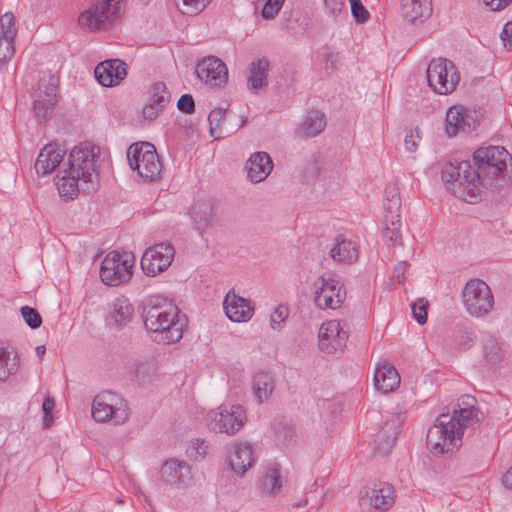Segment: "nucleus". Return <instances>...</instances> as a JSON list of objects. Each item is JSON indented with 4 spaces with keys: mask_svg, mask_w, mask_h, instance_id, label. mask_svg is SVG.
Returning a JSON list of instances; mask_svg holds the SVG:
<instances>
[{
    "mask_svg": "<svg viewBox=\"0 0 512 512\" xmlns=\"http://www.w3.org/2000/svg\"><path fill=\"white\" fill-rule=\"evenodd\" d=\"M471 335H472L471 332L465 331L463 333V335H461L459 340H458L459 346H461L463 348H466V347L470 346L471 342L473 341V338H472Z\"/></svg>",
    "mask_w": 512,
    "mask_h": 512,
    "instance_id": "60",
    "label": "nucleus"
},
{
    "mask_svg": "<svg viewBox=\"0 0 512 512\" xmlns=\"http://www.w3.org/2000/svg\"><path fill=\"white\" fill-rule=\"evenodd\" d=\"M445 131L449 136L458 132H470L476 127L472 113L462 106H452L446 113Z\"/></svg>",
    "mask_w": 512,
    "mask_h": 512,
    "instance_id": "20",
    "label": "nucleus"
},
{
    "mask_svg": "<svg viewBox=\"0 0 512 512\" xmlns=\"http://www.w3.org/2000/svg\"><path fill=\"white\" fill-rule=\"evenodd\" d=\"M21 314L26 324L32 328H39L42 324V318L38 311L32 307L24 306L21 308Z\"/></svg>",
    "mask_w": 512,
    "mask_h": 512,
    "instance_id": "45",
    "label": "nucleus"
},
{
    "mask_svg": "<svg viewBox=\"0 0 512 512\" xmlns=\"http://www.w3.org/2000/svg\"><path fill=\"white\" fill-rule=\"evenodd\" d=\"M351 13L357 23H365L369 19V12L360 0H349Z\"/></svg>",
    "mask_w": 512,
    "mask_h": 512,
    "instance_id": "48",
    "label": "nucleus"
},
{
    "mask_svg": "<svg viewBox=\"0 0 512 512\" xmlns=\"http://www.w3.org/2000/svg\"><path fill=\"white\" fill-rule=\"evenodd\" d=\"M431 12V0H401V15L409 23L429 17Z\"/></svg>",
    "mask_w": 512,
    "mask_h": 512,
    "instance_id": "30",
    "label": "nucleus"
},
{
    "mask_svg": "<svg viewBox=\"0 0 512 512\" xmlns=\"http://www.w3.org/2000/svg\"><path fill=\"white\" fill-rule=\"evenodd\" d=\"M326 126L325 115L319 111H310L299 128V133L304 137H315Z\"/></svg>",
    "mask_w": 512,
    "mask_h": 512,
    "instance_id": "34",
    "label": "nucleus"
},
{
    "mask_svg": "<svg viewBox=\"0 0 512 512\" xmlns=\"http://www.w3.org/2000/svg\"><path fill=\"white\" fill-rule=\"evenodd\" d=\"M94 75L104 87L117 86L127 75L126 64L120 59L105 60L95 67Z\"/></svg>",
    "mask_w": 512,
    "mask_h": 512,
    "instance_id": "19",
    "label": "nucleus"
},
{
    "mask_svg": "<svg viewBox=\"0 0 512 512\" xmlns=\"http://www.w3.org/2000/svg\"><path fill=\"white\" fill-rule=\"evenodd\" d=\"M247 178L252 183L264 181L273 170V161L266 152H255L246 161Z\"/></svg>",
    "mask_w": 512,
    "mask_h": 512,
    "instance_id": "23",
    "label": "nucleus"
},
{
    "mask_svg": "<svg viewBox=\"0 0 512 512\" xmlns=\"http://www.w3.org/2000/svg\"><path fill=\"white\" fill-rule=\"evenodd\" d=\"M394 503V488L388 483H374L366 486L359 492V506L363 512H370L375 509L378 512H385Z\"/></svg>",
    "mask_w": 512,
    "mask_h": 512,
    "instance_id": "13",
    "label": "nucleus"
},
{
    "mask_svg": "<svg viewBox=\"0 0 512 512\" xmlns=\"http://www.w3.org/2000/svg\"><path fill=\"white\" fill-rule=\"evenodd\" d=\"M14 38L0 35V62L10 59L15 53Z\"/></svg>",
    "mask_w": 512,
    "mask_h": 512,
    "instance_id": "46",
    "label": "nucleus"
},
{
    "mask_svg": "<svg viewBox=\"0 0 512 512\" xmlns=\"http://www.w3.org/2000/svg\"><path fill=\"white\" fill-rule=\"evenodd\" d=\"M208 450V443L204 440L195 439L187 448V455L194 461L203 459Z\"/></svg>",
    "mask_w": 512,
    "mask_h": 512,
    "instance_id": "42",
    "label": "nucleus"
},
{
    "mask_svg": "<svg viewBox=\"0 0 512 512\" xmlns=\"http://www.w3.org/2000/svg\"><path fill=\"white\" fill-rule=\"evenodd\" d=\"M175 250L171 244L160 243L145 250L141 259V268L147 276L154 277L167 270L174 258Z\"/></svg>",
    "mask_w": 512,
    "mask_h": 512,
    "instance_id": "14",
    "label": "nucleus"
},
{
    "mask_svg": "<svg viewBox=\"0 0 512 512\" xmlns=\"http://www.w3.org/2000/svg\"><path fill=\"white\" fill-rule=\"evenodd\" d=\"M196 74L210 87H220L228 80L225 63L215 56H208L199 61L196 65Z\"/></svg>",
    "mask_w": 512,
    "mask_h": 512,
    "instance_id": "16",
    "label": "nucleus"
},
{
    "mask_svg": "<svg viewBox=\"0 0 512 512\" xmlns=\"http://www.w3.org/2000/svg\"><path fill=\"white\" fill-rule=\"evenodd\" d=\"M56 81L53 77L49 80H41L34 91V112L39 122L46 120L52 113L56 103Z\"/></svg>",
    "mask_w": 512,
    "mask_h": 512,
    "instance_id": "15",
    "label": "nucleus"
},
{
    "mask_svg": "<svg viewBox=\"0 0 512 512\" xmlns=\"http://www.w3.org/2000/svg\"><path fill=\"white\" fill-rule=\"evenodd\" d=\"M509 156L502 146L481 147L473 154L476 168L468 161L448 162L442 168L441 177L453 195L468 203H476L483 192V182L501 176Z\"/></svg>",
    "mask_w": 512,
    "mask_h": 512,
    "instance_id": "1",
    "label": "nucleus"
},
{
    "mask_svg": "<svg viewBox=\"0 0 512 512\" xmlns=\"http://www.w3.org/2000/svg\"><path fill=\"white\" fill-rule=\"evenodd\" d=\"M177 108L186 114L193 113L195 110V102L193 97L190 94L182 95L177 102Z\"/></svg>",
    "mask_w": 512,
    "mask_h": 512,
    "instance_id": "52",
    "label": "nucleus"
},
{
    "mask_svg": "<svg viewBox=\"0 0 512 512\" xmlns=\"http://www.w3.org/2000/svg\"><path fill=\"white\" fill-rule=\"evenodd\" d=\"M161 111L162 109L149 102V104L143 108V116L146 120L151 121L156 119Z\"/></svg>",
    "mask_w": 512,
    "mask_h": 512,
    "instance_id": "58",
    "label": "nucleus"
},
{
    "mask_svg": "<svg viewBox=\"0 0 512 512\" xmlns=\"http://www.w3.org/2000/svg\"><path fill=\"white\" fill-rule=\"evenodd\" d=\"M307 504H308V499H307V498H305V499L300 500V501L296 504V506H297V507H304V506H306Z\"/></svg>",
    "mask_w": 512,
    "mask_h": 512,
    "instance_id": "64",
    "label": "nucleus"
},
{
    "mask_svg": "<svg viewBox=\"0 0 512 512\" xmlns=\"http://www.w3.org/2000/svg\"><path fill=\"white\" fill-rule=\"evenodd\" d=\"M229 465L238 475H243L255 463L253 447L247 442H235L232 444L229 456Z\"/></svg>",
    "mask_w": 512,
    "mask_h": 512,
    "instance_id": "21",
    "label": "nucleus"
},
{
    "mask_svg": "<svg viewBox=\"0 0 512 512\" xmlns=\"http://www.w3.org/2000/svg\"><path fill=\"white\" fill-rule=\"evenodd\" d=\"M133 256L129 253L109 252L100 267V278L105 285L119 286L132 276Z\"/></svg>",
    "mask_w": 512,
    "mask_h": 512,
    "instance_id": "10",
    "label": "nucleus"
},
{
    "mask_svg": "<svg viewBox=\"0 0 512 512\" xmlns=\"http://www.w3.org/2000/svg\"><path fill=\"white\" fill-rule=\"evenodd\" d=\"M283 3L284 0H267L262 9V16L265 19H273L281 10Z\"/></svg>",
    "mask_w": 512,
    "mask_h": 512,
    "instance_id": "49",
    "label": "nucleus"
},
{
    "mask_svg": "<svg viewBox=\"0 0 512 512\" xmlns=\"http://www.w3.org/2000/svg\"><path fill=\"white\" fill-rule=\"evenodd\" d=\"M19 368V356L8 347L0 346V381H6Z\"/></svg>",
    "mask_w": 512,
    "mask_h": 512,
    "instance_id": "36",
    "label": "nucleus"
},
{
    "mask_svg": "<svg viewBox=\"0 0 512 512\" xmlns=\"http://www.w3.org/2000/svg\"><path fill=\"white\" fill-rule=\"evenodd\" d=\"M401 221L400 218L392 219L385 218L384 219V229L383 236L386 241H389L393 244L401 243Z\"/></svg>",
    "mask_w": 512,
    "mask_h": 512,
    "instance_id": "39",
    "label": "nucleus"
},
{
    "mask_svg": "<svg viewBox=\"0 0 512 512\" xmlns=\"http://www.w3.org/2000/svg\"><path fill=\"white\" fill-rule=\"evenodd\" d=\"M210 135L215 138L222 137L224 132H231L227 128V111L222 108H216L209 113L208 116Z\"/></svg>",
    "mask_w": 512,
    "mask_h": 512,
    "instance_id": "37",
    "label": "nucleus"
},
{
    "mask_svg": "<svg viewBox=\"0 0 512 512\" xmlns=\"http://www.w3.org/2000/svg\"><path fill=\"white\" fill-rule=\"evenodd\" d=\"M274 388V379L269 373H258L254 376L252 389L259 403L267 401Z\"/></svg>",
    "mask_w": 512,
    "mask_h": 512,
    "instance_id": "35",
    "label": "nucleus"
},
{
    "mask_svg": "<svg viewBox=\"0 0 512 512\" xmlns=\"http://www.w3.org/2000/svg\"><path fill=\"white\" fill-rule=\"evenodd\" d=\"M247 420L246 411L239 404L222 405L208 414V426L217 433L233 435L237 433Z\"/></svg>",
    "mask_w": 512,
    "mask_h": 512,
    "instance_id": "11",
    "label": "nucleus"
},
{
    "mask_svg": "<svg viewBox=\"0 0 512 512\" xmlns=\"http://www.w3.org/2000/svg\"><path fill=\"white\" fill-rule=\"evenodd\" d=\"M161 478L169 484H186L191 478V467L176 458L167 459L161 467Z\"/></svg>",
    "mask_w": 512,
    "mask_h": 512,
    "instance_id": "26",
    "label": "nucleus"
},
{
    "mask_svg": "<svg viewBox=\"0 0 512 512\" xmlns=\"http://www.w3.org/2000/svg\"><path fill=\"white\" fill-rule=\"evenodd\" d=\"M384 207L386 210L385 218H400V208H401V199H387V202L384 203Z\"/></svg>",
    "mask_w": 512,
    "mask_h": 512,
    "instance_id": "50",
    "label": "nucleus"
},
{
    "mask_svg": "<svg viewBox=\"0 0 512 512\" xmlns=\"http://www.w3.org/2000/svg\"><path fill=\"white\" fill-rule=\"evenodd\" d=\"M289 316V309L285 305H278L270 316L271 328L273 330L282 329L286 319Z\"/></svg>",
    "mask_w": 512,
    "mask_h": 512,
    "instance_id": "43",
    "label": "nucleus"
},
{
    "mask_svg": "<svg viewBox=\"0 0 512 512\" xmlns=\"http://www.w3.org/2000/svg\"><path fill=\"white\" fill-rule=\"evenodd\" d=\"M375 388L386 394L394 391L400 384V376L392 365L387 362L379 364L374 374Z\"/></svg>",
    "mask_w": 512,
    "mask_h": 512,
    "instance_id": "28",
    "label": "nucleus"
},
{
    "mask_svg": "<svg viewBox=\"0 0 512 512\" xmlns=\"http://www.w3.org/2000/svg\"><path fill=\"white\" fill-rule=\"evenodd\" d=\"M359 252L356 244L338 235L330 249V257L337 263H353L358 259Z\"/></svg>",
    "mask_w": 512,
    "mask_h": 512,
    "instance_id": "29",
    "label": "nucleus"
},
{
    "mask_svg": "<svg viewBox=\"0 0 512 512\" xmlns=\"http://www.w3.org/2000/svg\"><path fill=\"white\" fill-rule=\"evenodd\" d=\"M485 357L491 363H497L500 361L502 354L500 347L494 341H489L485 346Z\"/></svg>",
    "mask_w": 512,
    "mask_h": 512,
    "instance_id": "51",
    "label": "nucleus"
},
{
    "mask_svg": "<svg viewBox=\"0 0 512 512\" xmlns=\"http://www.w3.org/2000/svg\"><path fill=\"white\" fill-rule=\"evenodd\" d=\"M427 308L428 301L424 298L418 299L412 304V313L415 320L419 324H424L427 321Z\"/></svg>",
    "mask_w": 512,
    "mask_h": 512,
    "instance_id": "47",
    "label": "nucleus"
},
{
    "mask_svg": "<svg viewBox=\"0 0 512 512\" xmlns=\"http://www.w3.org/2000/svg\"><path fill=\"white\" fill-rule=\"evenodd\" d=\"M401 425V419L397 415L392 416L384 423L373 440L375 453L386 455L390 451L397 439Z\"/></svg>",
    "mask_w": 512,
    "mask_h": 512,
    "instance_id": "22",
    "label": "nucleus"
},
{
    "mask_svg": "<svg viewBox=\"0 0 512 512\" xmlns=\"http://www.w3.org/2000/svg\"><path fill=\"white\" fill-rule=\"evenodd\" d=\"M127 160L132 170H137L144 180L152 181L161 172V163L154 145L148 142L133 143L127 151Z\"/></svg>",
    "mask_w": 512,
    "mask_h": 512,
    "instance_id": "8",
    "label": "nucleus"
},
{
    "mask_svg": "<svg viewBox=\"0 0 512 512\" xmlns=\"http://www.w3.org/2000/svg\"><path fill=\"white\" fill-rule=\"evenodd\" d=\"M17 28L15 26V18L12 13H5L0 18V35L15 37Z\"/></svg>",
    "mask_w": 512,
    "mask_h": 512,
    "instance_id": "44",
    "label": "nucleus"
},
{
    "mask_svg": "<svg viewBox=\"0 0 512 512\" xmlns=\"http://www.w3.org/2000/svg\"><path fill=\"white\" fill-rule=\"evenodd\" d=\"M314 303L320 309H337L346 298L343 284L334 276L322 275L314 282Z\"/></svg>",
    "mask_w": 512,
    "mask_h": 512,
    "instance_id": "12",
    "label": "nucleus"
},
{
    "mask_svg": "<svg viewBox=\"0 0 512 512\" xmlns=\"http://www.w3.org/2000/svg\"><path fill=\"white\" fill-rule=\"evenodd\" d=\"M502 483L507 489H512V477L510 475V469L502 477Z\"/></svg>",
    "mask_w": 512,
    "mask_h": 512,
    "instance_id": "62",
    "label": "nucleus"
},
{
    "mask_svg": "<svg viewBox=\"0 0 512 512\" xmlns=\"http://www.w3.org/2000/svg\"><path fill=\"white\" fill-rule=\"evenodd\" d=\"M170 98V92L168 91L165 84L157 82L152 85L150 97L151 104L163 110L166 107V105L170 102Z\"/></svg>",
    "mask_w": 512,
    "mask_h": 512,
    "instance_id": "38",
    "label": "nucleus"
},
{
    "mask_svg": "<svg viewBox=\"0 0 512 512\" xmlns=\"http://www.w3.org/2000/svg\"><path fill=\"white\" fill-rule=\"evenodd\" d=\"M427 80L434 92L447 95L455 90L460 76L452 61L437 58L432 59L427 67Z\"/></svg>",
    "mask_w": 512,
    "mask_h": 512,
    "instance_id": "9",
    "label": "nucleus"
},
{
    "mask_svg": "<svg viewBox=\"0 0 512 512\" xmlns=\"http://www.w3.org/2000/svg\"><path fill=\"white\" fill-rule=\"evenodd\" d=\"M134 306L125 296H119L111 303V309L108 316L110 325L117 328L126 326L133 318Z\"/></svg>",
    "mask_w": 512,
    "mask_h": 512,
    "instance_id": "27",
    "label": "nucleus"
},
{
    "mask_svg": "<svg viewBox=\"0 0 512 512\" xmlns=\"http://www.w3.org/2000/svg\"><path fill=\"white\" fill-rule=\"evenodd\" d=\"M123 0H94L88 9L78 17L84 30H104L120 17V4Z\"/></svg>",
    "mask_w": 512,
    "mask_h": 512,
    "instance_id": "5",
    "label": "nucleus"
},
{
    "mask_svg": "<svg viewBox=\"0 0 512 512\" xmlns=\"http://www.w3.org/2000/svg\"><path fill=\"white\" fill-rule=\"evenodd\" d=\"M407 266H408L407 262L402 261V262H399L395 267V273H396V277H397V280L399 283L403 282V280H404V272H405V269Z\"/></svg>",
    "mask_w": 512,
    "mask_h": 512,
    "instance_id": "59",
    "label": "nucleus"
},
{
    "mask_svg": "<svg viewBox=\"0 0 512 512\" xmlns=\"http://www.w3.org/2000/svg\"><path fill=\"white\" fill-rule=\"evenodd\" d=\"M91 412L97 422L112 421L114 424L120 425L129 418L127 402L120 395L111 391H105L95 396Z\"/></svg>",
    "mask_w": 512,
    "mask_h": 512,
    "instance_id": "7",
    "label": "nucleus"
},
{
    "mask_svg": "<svg viewBox=\"0 0 512 512\" xmlns=\"http://www.w3.org/2000/svg\"><path fill=\"white\" fill-rule=\"evenodd\" d=\"M64 150L55 144H47L40 151L36 162L35 171L39 176L52 173L61 163L64 157Z\"/></svg>",
    "mask_w": 512,
    "mask_h": 512,
    "instance_id": "25",
    "label": "nucleus"
},
{
    "mask_svg": "<svg viewBox=\"0 0 512 512\" xmlns=\"http://www.w3.org/2000/svg\"><path fill=\"white\" fill-rule=\"evenodd\" d=\"M283 486V477L279 464L268 466L259 481L260 490L266 495H277Z\"/></svg>",
    "mask_w": 512,
    "mask_h": 512,
    "instance_id": "32",
    "label": "nucleus"
},
{
    "mask_svg": "<svg viewBox=\"0 0 512 512\" xmlns=\"http://www.w3.org/2000/svg\"><path fill=\"white\" fill-rule=\"evenodd\" d=\"M62 173L63 175L56 180L58 193L65 201L73 200L82 190V181L80 178L68 175L66 172L62 171Z\"/></svg>",
    "mask_w": 512,
    "mask_h": 512,
    "instance_id": "33",
    "label": "nucleus"
},
{
    "mask_svg": "<svg viewBox=\"0 0 512 512\" xmlns=\"http://www.w3.org/2000/svg\"><path fill=\"white\" fill-rule=\"evenodd\" d=\"M461 298L465 310L473 317L487 315L494 305V297L490 287L479 278H472L466 282L462 289Z\"/></svg>",
    "mask_w": 512,
    "mask_h": 512,
    "instance_id": "6",
    "label": "nucleus"
},
{
    "mask_svg": "<svg viewBox=\"0 0 512 512\" xmlns=\"http://www.w3.org/2000/svg\"><path fill=\"white\" fill-rule=\"evenodd\" d=\"M326 13L336 18L344 7V0H323Z\"/></svg>",
    "mask_w": 512,
    "mask_h": 512,
    "instance_id": "53",
    "label": "nucleus"
},
{
    "mask_svg": "<svg viewBox=\"0 0 512 512\" xmlns=\"http://www.w3.org/2000/svg\"><path fill=\"white\" fill-rule=\"evenodd\" d=\"M190 218L193 227L203 233L211 228L217 221V209L212 199L197 200L190 209Z\"/></svg>",
    "mask_w": 512,
    "mask_h": 512,
    "instance_id": "18",
    "label": "nucleus"
},
{
    "mask_svg": "<svg viewBox=\"0 0 512 512\" xmlns=\"http://www.w3.org/2000/svg\"><path fill=\"white\" fill-rule=\"evenodd\" d=\"M347 338L348 334L338 320L324 322L319 328V347L326 353H333L342 348Z\"/></svg>",
    "mask_w": 512,
    "mask_h": 512,
    "instance_id": "17",
    "label": "nucleus"
},
{
    "mask_svg": "<svg viewBox=\"0 0 512 512\" xmlns=\"http://www.w3.org/2000/svg\"><path fill=\"white\" fill-rule=\"evenodd\" d=\"M180 12L186 15H196L206 8L210 0H175Z\"/></svg>",
    "mask_w": 512,
    "mask_h": 512,
    "instance_id": "40",
    "label": "nucleus"
},
{
    "mask_svg": "<svg viewBox=\"0 0 512 512\" xmlns=\"http://www.w3.org/2000/svg\"><path fill=\"white\" fill-rule=\"evenodd\" d=\"M55 407V401L52 397L48 396L44 399L42 404V410L44 413V423L46 426L52 421L51 413Z\"/></svg>",
    "mask_w": 512,
    "mask_h": 512,
    "instance_id": "55",
    "label": "nucleus"
},
{
    "mask_svg": "<svg viewBox=\"0 0 512 512\" xmlns=\"http://www.w3.org/2000/svg\"><path fill=\"white\" fill-rule=\"evenodd\" d=\"M512 22L508 21L505 23L502 32L500 34L501 41L505 48L508 50L512 49Z\"/></svg>",
    "mask_w": 512,
    "mask_h": 512,
    "instance_id": "56",
    "label": "nucleus"
},
{
    "mask_svg": "<svg viewBox=\"0 0 512 512\" xmlns=\"http://www.w3.org/2000/svg\"><path fill=\"white\" fill-rule=\"evenodd\" d=\"M269 70V61L266 58H259L254 60L250 64L249 77H248V88L253 93L267 86V77Z\"/></svg>",
    "mask_w": 512,
    "mask_h": 512,
    "instance_id": "31",
    "label": "nucleus"
},
{
    "mask_svg": "<svg viewBox=\"0 0 512 512\" xmlns=\"http://www.w3.org/2000/svg\"><path fill=\"white\" fill-rule=\"evenodd\" d=\"M155 372L156 366L152 360L140 361L135 364L134 373L139 382H146Z\"/></svg>",
    "mask_w": 512,
    "mask_h": 512,
    "instance_id": "41",
    "label": "nucleus"
},
{
    "mask_svg": "<svg viewBox=\"0 0 512 512\" xmlns=\"http://www.w3.org/2000/svg\"><path fill=\"white\" fill-rule=\"evenodd\" d=\"M420 140L419 136V130L418 128H415L414 130H410L406 136H405V148L409 152H414L417 147Z\"/></svg>",
    "mask_w": 512,
    "mask_h": 512,
    "instance_id": "54",
    "label": "nucleus"
},
{
    "mask_svg": "<svg viewBox=\"0 0 512 512\" xmlns=\"http://www.w3.org/2000/svg\"><path fill=\"white\" fill-rule=\"evenodd\" d=\"M476 399L465 395L452 413L442 412L428 432L426 443L434 456L452 454L462 445L464 431L483 419V413L475 406Z\"/></svg>",
    "mask_w": 512,
    "mask_h": 512,
    "instance_id": "2",
    "label": "nucleus"
},
{
    "mask_svg": "<svg viewBox=\"0 0 512 512\" xmlns=\"http://www.w3.org/2000/svg\"><path fill=\"white\" fill-rule=\"evenodd\" d=\"M394 198H400V195H399L397 188L393 186L386 190L385 202H387V199H394Z\"/></svg>",
    "mask_w": 512,
    "mask_h": 512,
    "instance_id": "61",
    "label": "nucleus"
},
{
    "mask_svg": "<svg viewBox=\"0 0 512 512\" xmlns=\"http://www.w3.org/2000/svg\"><path fill=\"white\" fill-rule=\"evenodd\" d=\"M35 352H36V355L38 357H40V359L43 358V356L45 355L46 353V348L44 345H40V346H37L36 349H35Z\"/></svg>",
    "mask_w": 512,
    "mask_h": 512,
    "instance_id": "63",
    "label": "nucleus"
},
{
    "mask_svg": "<svg viewBox=\"0 0 512 512\" xmlns=\"http://www.w3.org/2000/svg\"><path fill=\"white\" fill-rule=\"evenodd\" d=\"M223 308L227 317L233 322H246L251 319L254 312L247 299L231 291L225 296Z\"/></svg>",
    "mask_w": 512,
    "mask_h": 512,
    "instance_id": "24",
    "label": "nucleus"
},
{
    "mask_svg": "<svg viewBox=\"0 0 512 512\" xmlns=\"http://www.w3.org/2000/svg\"><path fill=\"white\" fill-rule=\"evenodd\" d=\"M94 147L85 144L75 147L69 154L67 167L63 172L80 178L82 190L94 189L97 182Z\"/></svg>",
    "mask_w": 512,
    "mask_h": 512,
    "instance_id": "4",
    "label": "nucleus"
},
{
    "mask_svg": "<svg viewBox=\"0 0 512 512\" xmlns=\"http://www.w3.org/2000/svg\"><path fill=\"white\" fill-rule=\"evenodd\" d=\"M482 2L491 11H500L512 3V0H482Z\"/></svg>",
    "mask_w": 512,
    "mask_h": 512,
    "instance_id": "57",
    "label": "nucleus"
},
{
    "mask_svg": "<svg viewBox=\"0 0 512 512\" xmlns=\"http://www.w3.org/2000/svg\"><path fill=\"white\" fill-rule=\"evenodd\" d=\"M144 325L155 342L170 344L183 336V323L175 306H151L145 310Z\"/></svg>",
    "mask_w": 512,
    "mask_h": 512,
    "instance_id": "3",
    "label": "nucleus"
}]
</instances>
